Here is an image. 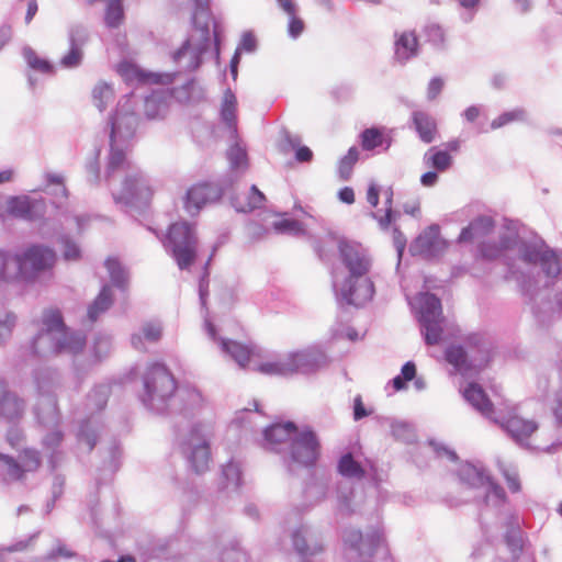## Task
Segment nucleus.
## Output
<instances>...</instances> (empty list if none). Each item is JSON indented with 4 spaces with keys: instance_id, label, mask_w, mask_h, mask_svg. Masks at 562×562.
<instances>
[{
    "instance_id": "obj_17",
    "label": "nucleus",
    "mask_w": 562,
    "mask_h": 562,
    "mask_svg": "<svg viewBox=\"0 0 562 562\" xmlns=\"http://www.w3.org/2000/svg\"><path fill=\"white\" fill-rule=\"evenodd\" d=\"M302 357L300 355H291L286 359L280 361H266L258 364L255 370L266 375H288L299 369Z\"/></svg>"
},
{
    "instance_id": "obj_21",
    "label": "nucleus",
    "mask_w": 562,
    "mask_h": 562,
    "mask_svg": "<svg viewBox=\"0 0 562 562\" xmlns=\"http://www.w3.org/2000/svg\"><path fill=\"white\" fill-rule=\"evenodd\" d=\"M221 346L241 368H246L251 358L256 356L252 346L236 340L221 339Z\"/></svg>"
},
{
    "instance_id": "obj_30",
    "label": "nucleus",
    "mask_w": 562,
    "mask_h": 562,
    "mask_svg": "<svg viewBox=\"0 0 562 562\" xmlns=\"http://www.w3.org/2000/svg\"><path fill=\"white\" fill-rule=\"evenodd\" d=\"M85 38L76 37L74 33L70 34V47L67 54L60 59V65L65 68H76L83 59V45Z\"/></svg>"
},
{
    "instance_id": "obj_11",
    "label": "nucleus",
    "mask_w": 562,
    "mask_h": 562,
    "mask_svg": "<svg viewBox=\"0 0 562 562\" xmlns=\"http://www.w3.org/2000/svg\"><path fill=\"white\" fill-rule=\"evenodd\" d=\"M25 411V402L16 394L7 391V382L0 379V416L10 423L20 420Z\"/></svg>"
},
{
    "instance_id": "obj_55",
    "label": "nucleus",
    "mask_w": 562,
    "mask_h": 562,
    "mask_svg": "<svg viewBox=\"0 0 562 562\" xmlns=\"http://www.w3.org/2000/svg\"><path fill=\"white\" fill-rule=\"evenodd\" d=\"M503 474L506 480L507 486L512 492L516 493L520 491V482L518 474L516 472L504 470Z\"/></svg>"
},
{
    "instance_id": "obj_6",
    "label": "nucleus",
    "mask_w": 562,
    "mask_h": 562,
    "mask_svg": "<svg viewBox=\"0 0 562 562\" xmlns=\"http://www.w3.org/2000/svg\"><path fill=\"white\" fill-rule=\"evenodd\" d=\"M319 456V442L315 434L304 430L297 434L291 443L292 460L302 465H313Z\"/></svg>"
},
{
    "instance_id": "obj_20",
    "label": "nucleus",
    "mask_w": 562,
    "mask_h": 562,
    "mask_svg": "<svg viewBox=\"0 0 562 562\" xmlns=\"http://www.w3.org/2000/svg\"><path fill=\"white\" fill-rule=\"evenodd\" d=\"M265 200L263 193L256 186H251L249 191L236 194L232 203L236 211L247 213L260 207Z\"/></svg>"
},
{
    "instance_id": "obj_5",
    "label": "nucleus",
    "mask_w": 562,
    "mask_h": 562,
    "mask_svg": "<svg viewBox=\"0 0 562 562\" xmlns=\"http://www.w3.org/2000/svg\"><path fill=\"white\" fill-rule=\"evenodd\" d=\"M461 480L470 487L483 488L486 503L494 498L497 503L505 501L504 490L490 476L472 465H464L460 470Z\"/></svg>"
},
{
    "instance_id": "obj_35",
    "label": "nucleus",
    "mask_w": 562,
    "mask_h": 562,
    "mask_svg": "<svg viewBox=\"0 0 562 562\" xmlns=\"http://www.w3.org/2000/svg\"><path fill=\"white\" fill-rule=\"evenodd\" d=\"M124 20L122 0H109L105 11V23L110 27H117Z\"/></svg>"
},
{
    "instance_id": "obj_44",
    "label": "nucleus",
    "mask_w": 562,
    "mask_h": 562,
    "mask_svg": "<svg viewBox=\"0 0 562 562\" xmlns=\"http://www.w3.org/2000/svg\"><path fill=\"white\" fill-rule=\"evenodd\" d=\"M26 60L31 68L43 74H54V66L46 59L40 57L34 52L26 54Z\"/></svg>"
},
{
    "instance_id": "obj_63",
    "label": "nucleus",
    "mask_w": 562,
    "mask_h": 562,
    "mask_svg": "<svg viewBox=\"0 0 562 562\" xmlns=\"http://www.w3.org/2000/svg\"><path fill=\"white\" fill-rule=\"evenodd\" d=\"M401 375L404 378L405 381L413 380L416 375L415 364L411 361L406 362L402 368Z\"/></svg>"
},
{
    "instance_id": "obj_45",
    "label": "nucleus",
    "mask_w": 562,
    "mask_h": 562,
    "mask_svg": "<svg viewBox=\"0 0 562 562\" xmlns=\"http://www.w3.org/2000/svg\"><path fill=\"white\" fill-rule=\"evenodd\" d=\"M20 457L25 471H35L41 465L40 452L34 449H24Z\"/></svg>"
},
{
    "instance_id": "obj_54",
    "label": "nucleus",
    "mask_w": 562,
    "mask_h": 562,
    "mask_svg": "<svg viewBox=\"0 0 562 562\" xmlns=\"http://www.w3.org/2000/svg\"><path fill=\"white\" fill-rule=\"evenodd\" d=\"M276 228L280 232L297 233V232L302 231V226H301L300 222H297L295 220H282L280 222L276 223Z\"/></svg>"
},
{
    "instance_id": "obj_1",
    "label": "nucleus",
    "mask_w": 562,
    "mask_h": 562,
    "mask_svg": "<svg viewBox=\"0 0 562 562\" xmlns=\"http://www.w3.org/2000/svg\"><path fill=\"white\" fill-rule=\"evenodd\" d=\"M165 245L171 248L178 267L183 270L195 260L198 237L194 227L187 222H176L168 228Z\"/></svg>"
},
{
    "instance_id": "obj_10",
    "label": "nucleus",
    "mask_w": 562,
    "mask_h": 562,
    "mask_svg": "<svg viewBox=\"0 0 562 562\" xmlns=\"http://www.w3.org/2000/svg\"><path fill=\"white\" fill-rule=\"evenodd\" d=\"M153 194V190L142 177L133 176L125 178L116 199L124 203L147 202Z\"/></svg>"
},
{
    "instance_id": "obj_50",
    "label": "nucleus",
    "mask_w": 562,
    "mask_h": 562,
    "mask_svg": "<svg viewBox=\"0 0 562 562\" xmlns=\"http://www.w3.org/2000/svg\"><path fill=\"white\" fill-rule=\"evenodd\" d=\"M126 161L125 153L121 149H111L109 157V169L114 171L121 168Z\"/></svg>"
},
{
    "instance_id": "obj_12",
    "label": "nucleus",
    "mask_w": 562,
    "mask_h": 562,
    "mask_svg": "<svg viewBox=\"0 0 562 562\" xmlns=\"http://www.w3.org/2000/svg\"><path fill=\"white\" fill-rule=\"evenodd\" d=\"M346 542L358 550L361 557H372L379 548L384 547V539L378 531L363 538L359 530H349L345 535Z\"/></svg>"
},
{
    "instance_id": "obj_33",
    "label": "nucleus",
    "mask_w": 562,
    "mask_h": 562,
    "mask_svg": "<svg viewBox=\"0 0 562 562\" xmlns=\"http://www.w3.org/2000/svg\"><path fill=\"white\" fill-rule=\"evenodd\" d=\"M86 346V337L82 334L69 333L66 328V337L60 338V353H78L83 350Z\"/></svg>"
},
{
    "instance_id": "obj_13",
    "label": "nucleus",
    "mask_w": 562,
    "mask_h": 562,
    "mask_svg": "<svg viewBox=\"0 0 562 562\" xmlns=\"http://www.w3.org/2000/svg\"><path fill=\"white\" fill-rule=\"evenodd\" d=\"M43 204L32 201L29 196H11L5 201L4 214L14 218L33 220Z\"/></svg>"
},
{
    "instance_id": "obj_29",
    "label": "nucleus",
    "mask_w": 562,
    "mask_h": 562,
    "mask_svg": "<svg viewBox=\"0 0 562 562\" xmlns=\"http://www.w3.org/2000/svg\"><path fill=\"white\" fill-rule=\"evenodd\" d=\"M425 164L438 172L447 171L453 162L451 155L439 147H431L424 156Z\"/></svg>"
},
{
    "instance_id": "obj_24",
    "label": "nucleus",
    "mask_w": 562,
    "mask_h": 562,
    "mask_svg": "<svg viewBox=\"0 0 562 562\" xmlns=\"http://www.w3.org/2000/svg\"><path fill=\"white\" fill-rule=\"evenodd\" d=\"M113 304V293L109 285H104L93 302L88 307V318L94 323L101 314L106 312Z\"/></svg>"
},
{
    "instance_id": "obj_19",
    "label": "nucleus",
    "mask_w": 562,
    "mask_h": 562,
    "mask_svg": "<svg viewBox=\"0 0 562 562\" xmlns=\"http://www.w3.org/2000/svg\"><path fill=\"white\" fill-rule=\"evenodd\" d=\"M116 71L127 81H138L140 83H159L161 76L154 72H147L137 65L130 61H122L117 65Z\"/></svg>"
},
{
    "instance_id": "obj_4",
    "label": "nucleus",
    "mask_w": 562,
    "mask_h": 562,
    "mask_svg": "<svg viewBox=\"0 0 562 562\" xmlns=\"http://www.w3.org/2000/svg\"><path fill=\"white\" fill-rule=\"evenodd\" d=\"M145 389L150 400H166L172 396L177 389L173 375L162 363H154L145 378Z\"/></svg>"
},
{
    "instance_id": "obj_51",
    "label": "nucleus",
    "mask_w": 562,
    "mask_h": 562,
    "mask_svg": "<svg viewBox=\"0 0 562 562\" xmlns=\"http://www.w3.org/2000/svg\"><path fill=\"white\" fill-rule=\"evenodd\" d=\"M228 158L234 167H240L246 162V151L239 146H233L228 150Z\"/></svg>"
},
{
    "instance_id": "obj_7",
    "label": "nucleus",
    "mask_w": 562,
    "mask_h": 562,
    "mask_svg": "<svg viewBox=\"0 0 562 562\" xmlns=\"http://www.w3.org/2000/svg\"><path fill=\"white\" fill-rule=\"evenodd\" d=\"M374 284L370 278H347L344 282L340 294L348 303L356 306L363 305L374 295Z\"/></svg>"
},
{
    "instance_id": "obj_31",
    "label": "nucleus",
    "mask_w": 562,
    "mask_h": 562,
    "mask_svg": "<svg viewBox=\"0 0 562 562\" xmlns=\"http://www.w3.org/2000/svg\"><path fill=\"white\" fill-rule=\"evenodd\" d=\"M237 99L232 90L227 89L223 94V100L221 104V116L222 120L229 128L236 127L237 123Z\"/></svg>"
},
{
    "instance_id": "obj_40",
    "label": "nucleus",
    "mask_w": 562,
    "mask_h": 562,
    "mask_svg": "<svg viewBox=\"0 0 562 562\" xmlns=\"http://www.w3.org/2000/svg\"><path fill=\"white\" fill-rule=\"evenodd\" d=\"M540 266L548 277H557L561 271L557 255L549 249H546L542 254Z\"/></svg>"
},
{
    "instance_id": "obj_18",
    "label": "nucleus",
    "mask_w": 562,
    "mask_h": 562,
    "mask_svg": "<svg viewBox=\"0 0 562 562\" xmlns=\"http://www.w3.org/2000/svg\"><path fill=\"white\" fill-rule=\"evenodd\" d=\"M162 325L159 322H146L139 333L132 335L131 344L136 350H145V341L150 344L158 342L162 337Z\"/></svg>"
},
{
    "instance_id": "obj_41",
    "label": "nucleus",
    "mask_w": 562,
    "mask_h": 562,
    "mask_svg": "<svg viewBox=\"0 0 562 562\" xmlns=\"http://www.w3.org/2000/svg\"><path fill=\"white\" fill-rule=\"evenodd\" d=\"M526 113L522 109H515L497 116L491 123V128L496 130L513 122L524 121Z\"/></svg>"
},
{
    "instance_id": "obj_43",
    "label": "nucleus",
    "mask_w": 562,
    "mask_h": 562,
    "mask_svg": "<svg viewBox=\"0 0 562 562\" xmlns=\"http://www.w3.org/2000/svg\"><path fill=\"white\" fill-rule=\"evenodd\" d=\"M446 359L458 369L467 367V353L460 346H451L446 351Z\"/></svg>"
},
{
    "instance_id": "obj_16",
    "label": "nucleus",
    "mask_w": 562,
    "mask_h": 562,
    "mask_svg": "<svg viewBox=\"0 0 562 562\" xmlns=\"http://www.w3.org/2000/svg\"><path fill=\"white\" fill-rule=\"evenodd\" d=\"M395 58L401 63H406L411 58L417 56L419 42L414 31H405L395 34Z\"/></svg>"
},
{
    "instance_id": "obj_8",
    "label": "nucleus",
    "mask_w": 562,
    "mask_h": 562,
    "mask_svg": "<svg viewBox=\"0 0 562 562\" xmlns=\"http://www.w3.org/2000/svg\"><path fill=\"white\" fill-rule=\"evenodd\" d=\"M221 195L222 191L216 184L196 183L187 192L184 209L191 214H196L205 204L217 201Z\"/></svg>"
},
{
    "instance_id": "obj_3",
    "label": "nucleus",
    "mask_w": 562,
    "mask_h": 562,
    "mask_svg": "<svg viewBox=\"0 0 562 562\" xmlns=\"http://www.w3.org/2000/svg\"><path fill=\"white\" fill-rule=\"evenodd\" d=\"M56 260L55 252L44 246L33 245L23 254L16 256V263L21 279H27L32 274L50 269Z\"/></svg>"
},
{
    "instance_id": "obj_56",
    "label": "nucleus",
    "mask_w": 562,
    "mask_h": 562,
    "mask_svg": "<svg viewBox=\"0 0 562 562\" xmlns=\"http://www.w3.org/2000/svg\"><path fill=\"white\" fill-rule=\"evenodd\" d=\"M223 473L224 475L227 477V479H232L236 482V484H239V481H240V470H239V467L237 463L235 462H228L224 470H223Z\"/></svg>"
},
{
    "instance_id": "obj_59",
    "label": "nucleus",
    "mask_w": 562,
    "mask_h": 562,
    "mask_svg": "<svg viewBox=\"0 0 562 562\" xmlns=\"http://www.w3.org/2000/svg\"><path fill=\"white\" fill-rule=\"evenodd\" d=\"M393 241H394V245L396 247L398 255L402 256V254L406 247V238H405L404 234L397 227H395L393 229Z\"/></svg>"
},
{
    "instance_id": "obj_32",
    "label": "nucleus",
    "mask_w": 562,
    "mask_h": 562,
    "mask_svg": "<svg viewBox=\"0 0 562 562\" xmlns=\"http://www.w3.org/2000/svg\"><path fill=\"white\" fill-rule=\"evenodd\" d=\"M21 279L16 257L11 259L5 252L0 251V281H15Z\"/></svg>"
},
{
    "instance_id": "obj_42",
    "label": "nucleus",
    "mask_w": 562,
    "mask_h": 562,
    "mask_svg": "<svg viewBox=\"0 0 562 562\" xmlns=\"http://www.w3.org/2000/svg\"><path fill=\"white\" fill-rule=\"evenodd\" d=\"M293 544L296 551L304 555L315 554L323 550V547L318 543H315L313 547H310L307 544L305 535L301 530H297L293 533Z\"/></svg>"
},
{
    "instance_id": "obj_57",
    "label": "nucleus",
    "mask_w": 562,
    "mask_h": 562,
    "mask_svg": "<svg viewBox=\"0 0 562 562\" xmlns=\"http://www.w3.org/2000/svg\"><path fill=\"white\" fill-rule=\"evenodd\" d=\"M64 257L66 260H78L80 258L79 247L71 241L65 243Z\"/></svg>"
},
{
    "instance_id": "obj_28",
    "label": "nucleus",
    "mask_w": 562,
    "mask_h": 562,
    "mask_svg": "<svg viewBox=\"0 0 562 562\" xmlns=\"http://www.w3.org/2000/svg\"><path fill=\"white\" fill-rule=\"evenodd\" d=\"M360 144L363 150H373L378 147L386 145V148L391 146V138L385 135L384 131L378 127L366 128L360 134Z\"/></svg>"
},
{
    "instance_id": "obj_60",
    "label": "nucleus",
    "mask_w": 562,
    "mask_h": 562,
    "mask_svg": "<svg viewBox=\"0 0 562 562\" xmlns=\"http://www.w3.org/2000/svg\"><path fill=\"white\" fill-rule=\"evenodd\" d=\"M429 36L434 42L443 45L446 41L445 31L439 25H431L428 29Z\"/></svg>"
},
{
    "instance_id": "obj_62",
    "label": "nucleus",
    "mask_w": 562,
    "mask_h": 562,
    "mask_svg": "<svg viewBox=\"0 0 562 562\" xmlns=\"http://www.w3.org/2000/svg\"><path fill=\"white\" fill-rule=\"evenodd\" d=\"M295 158L300 162H308L313 158V151L306 146H301L295 153Z\"/></svg>"
},
{
    "instance_id": "obj_64",
    "label": "nucleus",
    "mask_w": 562,
    "mask_h": 562,
    "mask_svg": "<svg viewBox=\"0 0 562 562\" xmlns=\"http://www.w3.org/2000/svg\"><path fill=\"white\" fill-rule=\"evenodd\" d=\"M339 199L347 204H352L355 202V192L350 187L342 188L338 193Z\"/></svg>"
},
{
    "instance_id": "obj_38",
    "label": "nucleus",
    "mask_w": 562,
    "mask_h": 562,
    "mask_svg": "<svg viewBox=\"0 0 562 562\" xmlns=\"http://www.w3.org/2000/svg\"><path fill=\"white\" fill-rule=\"evenodd\" d=\"M443 317L423 321L422 325L425 328V339L428 345H437L441 339Z\"/></svg>"
},
{
    "instance_id": "obj_48",
    "label": "nucleus",
    "mask_w": 562,
    "mask_h": 562,
    "mask_svg": "<svg viewBox=\"0 0 562 562\" xmlns=\"http://www.w3.org/2000/svg\"><path fill=\"white\" fill-rule=\"evenodd\" d=\"M510 247V243L508 239L503 240L501 246L496 245H483L481 248V252L483 257L488 259H494L499 257L503 254L504 249H507Z\"/></svg>"
},
{
    "instance_id": "obj_36",
    "label": "nucleus",
    "mask_w": 562,
    "mask_h": 562,
    "mask_svg": "<svg viewBox=\"0 0 562 562\" xmlns=\"http://www.w3.org/2000/svg\"><path fill=\"white\" fill-rule=\"evenodd\" d=\"M359 160V150L357 147H350L347 154L339 160L338 172L342 180H348L352 169Z\"/></svg>"
},
{
    "instance_id": "obj_26",
    "label": "nucleus",
    "mask_w": 562,
    "mask_h": 562,
    "mask_svg": "<svg viewBox=\"0 0 562 562\" xmlns=\"http://www.w3.org/2000/svg\"><path fill=\"white\" fill-rule=\"evenodd\" d=\"M420 322L442 316L440 300L430 293H423L418 296Z\"/></svg>"
},
{
    "instance_id": "obj_46",
    "label": "nucleus",
    "mask_w": 562,
    "mask_h": 562,
    "mask_svg": "<svg viewBox=\"0 0 562 562\" xmlns=\"http://www.w3.org/2000/svg\"><path fill=\"white\" fill-rule=\"evenodd\" d=\"M0 461L7 465L10 477L13 480L23 479L25 470L12 457L0 453Z\"/></svg>"
},
{
    "instance_id": "obj_58",
    "label": "nucleus",
    "mask_w": 562,
    "mask_h": 562,
    "mask_svg": "<svg viewBox=\"0 0 562 562\" xmlns=\"http://www.w3.org/2000/svg\"><path fill=\"white\" fill-rule=\"evenodd\" d=\"M369 414L370 413L366 409V407L363 405L361 396L360 395L356 396L355 401H353V418L356 420H359L361 418L367 417Z\"/></svg>"
},
{
    "instance_id": "obj_15",
    "label": "nucleus",
    "mask_w": 562,
    "mask_h": 562,
    "mask_svg": "<svg viewBox=\"0 0 562 562\" xmlns=\"http://www.w3.org/2000/svg\"><path fill=\"white\" fill-rule=\"evenodd\" d=\"M501 425L519 443H528L530 437L538 430L536 422L518 415H510Z\"/></svg>"
},
{
    "instance_id": "obj_61",
    "label": "nucleus",
    "mask_w": 562,
    "mask_h": 562,
    "mask_svg": "<svg viewBox=\"0 0 562 562\" xmlns=\"http://www.w3.org/2000/svg\"><path fill=\"white\" fill-rule=\"evenodd\" d=\"M380 191L375 183H371L367 191V201L372 207H376L379 204Z\"/></svg>"
},
{
    "instance_id": "obj_25",
    "label": "nucleus",
    "mask_w": 562,
    "mask_h": 562,
    "mask_svg": "<svg viewBox=\"0 0 562 562\" xmlns=\"http://www.w3.org/2000/svg\"><path fill=\"white\" fill-rule=\"evenodd\" d=\"M190 462L196 473L205 472L211 461L210 446L204 439H198L193 443Z\"/></svg>"
},
{
    "instance_id": "obj_52",
    "label": "nucleus",
    "mask_w": 562,
    "mask_h": 562,
    "mask_svg": "<svg viewBox=\"0 0 562 562\" xmlns=\"http://www.w3.org/2000/svg\"><path fill=\"white\" fill-rule=\"evenodd\" d=\"M289 18H290L289 26H288L289 34L292 37L300 36L304 31L303 20L300 19L299 16H296V13L293 15H290Z\"/></svg>"
},
{
    "instance_id": "obj_47",
    "label": "nucleus",
    "mask_w": 562,
    "mask_h": 562,
    "mask_svg": "<svg viewBox=\"0 0 562 562\" xmlns=\"http://www.w3.org/2000/svg\"><path fill=\"white\" fill-rule=\"evenodd\" d=\"M16 323V316L13 313H5L0 317V340L9 337Z\"/></svg>"
},
{
    "instance_id": "obj_53",
    "label": "nucleus",
    "mask_w": 562,
    "mask_h": 562,
    "mask_svg": "<svg viewBox=\"0 0 562 562\" xmlns=\"http://www.w3.org/2000/svg\"><path fill=\"white\" fill-rule=\"evenodd\" d=\"M544 250L546 249H538L536 247H527L522 254V258L526 262L540 263Z\"/></svg>"
},
{
    "instance_id": "obj_2",
    "label": "nucleus",
    "mask_w": 562,
    "mask_h": 562,
    "mask_svg": "<svg viewBox=\"0 0 562 562\" xmlns=\"http://www.w3.org/2000/svg\"><path fill=\"white\" fill-rule=\"evenodd\" d=\"M66 337V325L58 308H47L43 312L42 329L32 341L35 355L60 353V338Z\"/></svg>"
},
{
    "instance_id": "obj_39",
    "label": "nucleus",
    "mask_w": 562,
    "mask_h": 562,
    "mask_svg": "<svg viewBox=\"0 0 562 562\" xmlns=\"http://www.w3.org/2000/svg\"><path fill=\"white\" fill-rule=\"evenodd\" d=\"M338 469L344 476L362 477L364 475L362 467L353 460L351 453L341 457Z\"/></svg>"
},
{
    "instance_id": "obj_49",
    "label": "nucleus",
    "mask_w": 562,
    "mask_h": 562,
    "mask_svg": "<svg viewBox=\"0 0 562 562\" xmlns=\"http://www.w3.org/2000/svg\"><path fill=\"white\" fill-rule=\"evenodd\" d=\"M445 87V81L440 77H435L430 79L427 85V99L432 101L435 100L442 91Z\"/></svg>"
},
{
    "instance_id": "obj_27",
    "label": "nucleus",
    "mask_w": 562,
    "mask_h": 562,
    "mask_svg": "<svg viewBox=\"0 0 562 562\" xmlns=\"http://www.w3.org/2000/svg\"><path fill=\"white\" fill-rule=\"evenodd\" d=\"M493 227L494 222L491 217H480L463 228L459 238L461 241H471L487 235Z\"/></svg>"
},
{
    "instance_id": "obj_34",
    "label": "nucleus",
    "mask_w": 562,
    "mask_h": 562,
    "mask_svg": "<svg viewBox=\"0 0 562 562\" xmlns=\"http://www.w3.org/2000/svg\"><path fill=\"white\" fill-rule=\"evenodd\" d=\"M113 97L114 93L112 87L104 81L98 82L92 90L93 102L100 111L105 109L106 104L113 99Z\"/></svg>"
},
{
    "instance_id": "obj_37",
    "label": "nucleus",
    "mask_w": 562,
    "mask_h": 562,
    "mask_svg": "<svg viewBox=\"0 0 562 562\" xmlns=\"http://www.w3.org/2000/svg\"><path fill=\"white\" fill-rule=\"evenodd\" d=\"M105 268L114 285L119 288H125L127 285V276L116 258H108L105 260Z\"/></svg>"
},
{
    "instance_id": "obj_14",
    "label": "nucleus",
    "mask_w": 562,
    "mask_h": 562,
    "mask_svg": "<svg viewBox=\"0 0 562 562\" xmlns=\"http://www.w3.org/2000/svg\"><path fill=\"white\" fill-rule=\"evenodd\" d=\"M412 124L423 143L430 144L438 137L439 130L437 120L424 110H416L412 113Z\"/></svg>"
},
{
    "instance_id": "obj_23",
    "label": "nucleus",
    "mask_w": 562,
    "mask_h": 562,
    "mask_svg": "<svg viewBox=\"0 0 562 562\" xmlns=\"http://www.w3.org/2000/svg\"><path fill=\"white\" fill-rule=\"evenodd\" d=\"M296 426L291 423L274 424L265 430V438L271 445L283 443L297 435Z\"/></svg>"
},
{
    "instance_id": "obj_9",
    "label": "nucleus",
    "mask_w": 562,
    "mask_h": 562,
    "mask_svg": "<svg viewBox=\"0 0 562 562\" xmlns=\"http://www.w3.org/2000/svg\"><path fill=\"white\" fill-rule=\"evenodd\" d=\"M339 251L342 263L349 272L348 278H370L371 260L364 252L348 244H341Z\"/></svg>"
},
{
    "instance_id": "obj_22",
    "label": "nucleus",
    "mask_w": 562,
    "mask_h": 562,
    "mask_svg": "<svg viewBox=\"0 0 562 562\" xmlns=\"http://www.w3.org/2000/svg\"><path fill=\"white\" fill-rule=\"evenodd\" d=\"M463 394L465 400L480 413L487 417L492 415L493 404L480 385L469 384Z\"/></svg>"
}]
</instances>
